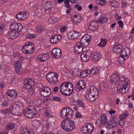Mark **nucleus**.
<instances>
[{
	"instance_id": "nucleus-18",
	"label": "nucleus",
	"mask_w": 134,
	"mask_h": 134,
	"mask_svg": "<svg viewBox=\"0 0 134 134\" xmlns=\"http://www.w3.org/2000/svg\"><path fill=\"white\" fill-rule=\"evenodd\" d=\"M98 22L96 20H93L91 21L89 25V29L92 31H96L97 29Z\"/></svg>"
},
{
	"instance_id": "nucleus-38",
	"label": "nucleus",
	"mask_w": 134,
	"mask_h": 134,
	"mask_svg": "<svg viewBox=\"0 0 134 134\" xmlns=\"http://www.w3.org/2000/svg\"><path fill=\"white\" fill-rule=\"evenodd\" d=\"M86 126H87L88 133H91L94 130L93 126L88 123H86Z\"/></svg>"
},
{
	"instance_id": "nucleus-39",
	"label": "nucleus",
	"mask_w": 134,
	"mask_h": 134,
	"mask_svg": "<svg viewBox=\"0 0 134 134\" xmlns=\"http://www.w3.org/2000/svg\"><path fill=\"white\" fill-rule=\"evenodd\" d=\"M119 83H124V84L126 83H128V79L126 78H125L124 76H119Z\"/></svg>"
},
{
	"instance_id": "nucleus-37",
	"label": "nucleus",
	"mask_w": 134,
	"mask_h": 134,
	"mask_svg": "<svg viewBox=\"0 0 134 134\" xmlns=\"http://www.w3.org/2000/svg\"><path fill=\"white\" fill-rule=\"evenodd\" d=\"M100 58V56L96 52L93 53L92 55V59L94 62L97 61L99 60Z\"/></svg>"
},
{
	"instance_id": "nucleus-15",
	"label": "nucleus",
	"mask_w": 134,
	"mask_h": 134,
	"mask_svg": "<svg viewBox=\"0 0 134 134\" xmlns=\"http://www.w3.org/2000/svg\"><path fill=\"white\" fill-rule=\"evenodd\" d=\"M119 75L117 74H114L112 75L110 79V82L113 84L116 85L119 84Z\"/></svg>"
},
{
	"instance_id": "nucleus-54",
	"label": "nucleus",
	"mask_w": 134,
	"mask_h": 134,
	"mask_svg": "<svg viewBox=\"0 0 134 134\" xmlns=\"http://www.w3.org/2000/svg\"><path fill=\"white\" fill-rule=\"evenodd\" d=\"M36 36V35L34 34H29L27 35L26 36V38H29V39H32L35 38Z\"/></svg>"
},
{
	"instance_id": "nucleus-40",
	"label": "nucleus",
	"mask_w": 134,
	"mask_h": 134,
	"mask_svg": "<svg viewBox=\"0 0 134 134\" xmlns=\"http://www.w3.org/2000/svg\"><path fill=\"white\" fill-rule=\"evenodd\" d=\"M29 130L26 127L24 126H21L20 128V134H25L27 133Z\"/></svg>"
},
{
	"instance_id": "nucleus-16",
	"label": "nucleus",
	"mask_w": 134,
	"mask_h": 134,
	"mask_svg": "<svg viewBox=\"0 0 134 134\" xmlns=\"http://www.w3.org/2000/svg\"><path fill=\"white\" fill-rule=\"evenodd\" d=\"M81 60L82 62H86L90 59V53L88 51L84 52L81 55Z\"/></svg>"
},
{
	"instance_id": "nucleus-30",
	"label": "nucleus",
	"mask_w": 134,
	"mask_h": 134,
	"mask_svg": "<svg viewBox=\"0 0 134 134\" xmlns=\"http://www.w3.org/2000/svg\"><path fill=\"white\" fill-rule=\"evenodd\" d=\"M85 97L88 101L91 102L94 101L98 98L97 97L94 96L93 94L89 93L87 91Z\"/></svg>"
},
{
	"instance_id": "nucleus-35",
	"label": "nucleus",
	"mask_w": 134,
	"mask_h": 134,
	"mask_svg": "<svg viewBox=\"0 0 134 134\" xmlns=\"http://www.w3.org/2000/svg\"><path fill=\"white\" fill-rule=\"evenodd\" d=\"M42 101V99L40 98L36 99L35 105V108H38L41 107Z\"/></svg>"
},
{
	"instance_id": "nucleus-56",
	"label": "nucleus",
	"mask_w": 134,
	"mask_h": 134,
	"mask_svg": "<svg viewBox=\"0 0 134 134\" xmlns=\"http://www.w3.org/2000/svg\"><path fill=\"white\" fill-rule=\"evenodd\" d=\"M129 115V113H122L120 116V118L121 119H125Z\"/></svg>"
},
{
	"instance_id": "nucleus-53",
	"label": "nucleus",
	"mask_w": 134,
	"mask_h": 134,
	"mask_svg": "<svg viewBox=\"0 0 134 134\" xmlns=\"http://www.w3.org/2000/svg\"><path fill=\"white\" fill-rule=\"evenodd\" d=\"M32 124L36 128H38L40 126V122L38 121L37 120L33 121L32 122Z\"/></svg>"
},
{
	"instance_id": "nucleus-43",
	"label": "nucleus",
	"mask_w": 134,
	"mask_h": 134,
	"mask_svg": "<svg viewBox=\"0 0 134 134\" xmlns=\"http://www.w3.org/2000/svg\"><path fill=\"white\" fill-rule=\"evenodd\" d=\"M107 88V86L105 84L104 82H103L100 84L99 90V91H101L102 92L104 91Z\"/></svg>"
},
{
	"instance_id": "nucleus-23",
	"label": "nucleus",
	"mask_w": 134,
	"mask_h": 134,
	"mask_svg": "<svg viewBox=\"0 0 134 134\" xmlns=\"http://www.w3.org/2000/svg\"><path fill=\"white\" fill-rule=\"evenodd\" d=\"M117 125V122L115 120L112 119L108 121L107 125L106 127L108 129H111L115 127Z\"/></svg>"
},
{
	"instance_id": "nucleus-27",
	"label": "nucleus",
	"mask_w": 134,
	"mask_h": 134,
	"mask_svg": "<svg viewBox=\"0 0 134 134\" xmlns=\"http://www.w3.org/2000/svg\"><path fill=\"white\" fill-rule=\"evenodd\" d=\"M108 122L107 115L104 114H102L100 118L101 125H105L107 124Z\"/></svg>"
},
{
	"instance_id": "nucleus-50",
	"label": "nucleus",
	"mask_w": 134,
	"mask_h": 134,
	"mask_svg": "<svg viewBox=\"0 0 134 134\" xmlns=\"http://www.w3.org/2000/svg\"><path fill=\"white\" fill-rule=\"evenodd\" d=\"M81 39H83L87 41H88V40H90V41L91 42V37L90 35L86 34L84 35Z\"/></svg>"
},
{
	"instance_id": "nucleus-4",
	"label": "nucleus",
	"mask_w": 134,
	"mask_h": 134,
	"mask_svg": "<svg viewBox=\"0 0 134 134\" xmlns=\"http://www.w3.org/2000/svg\"><path fill=\"white\" fill-rule=\"evenodd\" d=\"M34 50V46L30 42L26 43L22 47V51L24 54H30Z\"/></svg>"
},
{
	"instance_id": "nucleus-22",
	"label": "nucleus",
	"mask_w": 134,
	"mask_h": 134,
	"mask_svg": "<svg viewBox=\"0 0 134 134\" xmlns=\"http://www.w3.org/2000/svg\"><path fill=\"white\" fill-rule=\"evenodd\" d=\"M87 91L89 93L98 97V91L97 89L94 87L93 86L90 87L89 90H87Z\"/></svg>"
},
{
	"instance_id": "nucleus-28",
	"label": "nucleus",
	"mask_w": 134,
	"mask_h": 134,
	"mask_svg": "<svg viewBox=\"0 0 134 134\" xmlns=\"http://www.w3.org/2000/svg\"><path fill=\"white\" fill-rule=\"evenodd\" d=\"M6 94L12 98H15L17 96V92L14 90H9L6 92Z\"/></svg>"
},
{
	"instance_id": "nucleus-9",
	"label": "nucleus",
	"mask_w": 134,
	"mask_h": 134,
	"mask_svg": "<svg viewBox=\"0 0 134 134\" xmlns=\"http://www.w3.org/2000/svg\"><path fill=\"white\" fill-rule=\"evenodd\" d=\"M28 12L26 11H23L17 14L16 16V18L19 20H24L26 19Z\"/></svg>"
},
{
	"instance_id": "nucleus-31",
	"label": "nucleus",
	"mask_w": 134,
	"mask_h": 134,
	"mask_svg": "<svg viewBox=\"0 0 134 134\" xmlns=\"http://www.w3.org/2000/svg\"><path fill=\"white\" fill-rule=\"evenodd\" d=\"M98 67L97 66L94 67L91 70H86V73L87 74V76L88 74H91L93 75L97 74L98 71Z\"/></svg>"
},
{
	"instance_id": "nucleus-10",
	"label": "nucleus",
	"mask_w": 134,
	"mask_h": 134,
	"mask_svg": "<svg viewBox=\"0 0 134 134\" xmlns=\"http://www.w3.org/2000/svg\"><path fill=\"white\" fill-rule=\"evenodd\" d=\"M10 29L11 30L20 31L23 29L22 25L16 23H13L10 25Z\"/></svg>"
},
{
	"instance_id": "nucleus-36",
	"label": "nucleus",
	"mask_w": 134,
	"mask_h": 134,
	"mask_svg": "<svg viewBox=\"0 0 134 134\" xmlns=\"http://www.w3.org/2000/svg\"><path fill=\"white\" fill-rule=\"evenodd\" d=\"M45 30L44 26L43 25H37L36 28V31L38 33H41Z\"/></svg>"
},
{
	"instance_id": "nucleus-63",
	"label": "nucleus",
	"mask_w": 134,
	"mask_h": 134,
	"mask_svg": "<svg viewBox=\"0 0 134 134\" xmlns=\"http://www.w3.org/2000/svg\"><path fill=\"white\" fill-rule=\"evenodd\" d=\"M117 23L119 25L120 27H122L123 26V22L121 20H120L117 22Z\"/></svg>"
},
{
	"instance_id": "nucleus-26",
	"label": "nucleus",
	"mask_w": 134,
	"mask_h": 134,
	"mask_svg": "<svg viewBox=\"0 0 134 134\" xmlns=\"http://www.w3.org/2000/svg\"><path fill=\"white\" fill-rule=\"evenodd\" d=\"M83 48L80 42H78L74 47V52L77 54H79L82 52Z\"/></svg>"
},
{
	"instance_id": "nucleus-25",
	"label": "nucleus",
	"mask_w": 134,
	"mask_h": 134,
	"mask_svg": "<svg viewBox=\"0 0 134 134\" xmlns=\"http://www.w3.org/2000/svg\"><path fill=\"white\" fill-rule=\"evenodd\" d=\"M122 48V46L121 44L115 45L113 47L112 51L113 52L119 54L120 53Z\"/></svg>"
},
{
	"instance_id": "nucleus-46",
	"label": "nucleus",
	"mask_w": 134,
	"mask_h": 134,
	"mask_svg": "<svg viewBox=\"0 0 134 134\" xmlns=\"http://www.w3.org/2000/svg\"><path fill=\"white\" fill-rule=\"evenodd\" d=\"M80 72H79V70L78 69H74L72 72V75L75 77L79 75Z\"/></svg>"
},
{
	"instance_id": "nucleus-64",
	"label": "nucleus",
	"mask_w": 134,
	"mask_h": 134,
	"mask_svg": "<svg viewBox=\"0 0 134 134\" xmlns=\"http://www.w3.org/2000/svg\"><path fill=\"white\" fill-rule=\"evenodd\" d=\"M100 2L99 4L102 6H104L106 3V1L104 0H100Z\"/></svg>"
},
{
	"instance_id": "nucleus-12",
	"label": "nucleus",
	"mask_w": 134,
	"mask_h": 134,
	"mask_svg": "<svg viewBox=\"0 0 134 134\" xmlns=\"http://www.w3.org/2000/svg\"><path fill=\"white\" fill-rule=\"evenodd\" d=\"M86 83L83 80H80L77 83L75 86V89L76 91H79L81 90L84 89Z\"/></svg>"
},
{
	"instance_id": "nucleus-48",
	"label": "nucleus",
	"mask_w": 134,
	"mask_h": 134,
	"mask_svg": "<svg viewBox=\"0 0 134 134\" xmlns=\"http://www.w3.org/2000/svg\"><path fill=\"white\" fill-rule=\"evenodd\" d=\"M108 21V19L106 17H103L99 18V21L98 22L100 23H103L107 22Z\"/></svg>"
},
{
	"instance_id": "nucleus-55",
	"label": "nucleus",
	"mask_w": 134,
	"mask_h": 134,
	"mask_svg": "<svg viewBox=\"0 0 134 134\" xmlns=\"http://www.w3.org/2000/svg\"><path fill=\"white\" fill-rule=\"evenodd\" d=\"M14 105H15L16 107H17L18 108H20L21 107H23V104L21 102L19 101L16 103Z\"/></svg>"
},
{
	"instance_id": "nucleus-20",
	"label": "nucleus",
	"mask_w": 134,
	"mask_h": 134,
	"mask_svg": "<svg viewBox=\"0 0 134 134\" xmlns=\"http://www.w3.org/2000/svg\"><path fill=\"white\" fill-rule=\"evenodd\" d=\"M52 4L49 2L48 1L45 2V4H42L41 5L42 10L46 11V10H49L52 8Z\"/></svg>"
},
{
	"instance_id": "nucleus-34",
	"label": "nucleus",
	"mask_w": 134,
	"mask_h": 134,
	"mask_svg": "<svg viewBox=\"0 0 134 134\" xmlns=\"http://www.w3.org/2000/svg\"><path fill=\"white\" fill-rule=\"evenodd\" d=\"M90 40H89L87 41L83 39H81L80 43H81L83 48H86L88 46L90 43Z\"/></svg>"
},
{
	"instance_id": "nucleus-8",
	"label": "nucleus",
	"mask_w": 134,
	"mask_h": 134,
	"mask_svg": "<svg viewBox=\"0 0 134 134\" xmlns=\"http://www.w3.org/2000/svg\"><path fill=\"white\" fill-rule=\"evenodd\" d=\"M39 92L41 96L46 97L48 96L51 93L50 89L46 86H44L43 88L39 90Z\"/></svg>"
},
{
	"instance_id": "nucleus-41",
	"label": "nucleus",
	"mask_w": 134,
	"mask_h": 134,
	"mask_svg": "<svg viewBox=\"0 0 134 134\" xmlns=\"http://www.w3.org/2000/svg\"><path fill=\"white\" fill-rule=\"evenodd\" d=\"M66 109L68 118H71L74 115L73 111L69 107H66Z\"/></svg>"
},
{
	"instance_id": "nucleus-11",
	"label": "nucleus",
	"mask_w": 134,
	"mask_h": 134,
	"mask_svg": "<svg viewBox=\"0 0 134 134\" xmlns=\"http://www.w3.org/2000/svg\"><path fill=\"white\" fill-rule=\"evenodd\" d=\"M51 54L52 56L54 58H58L61 55V51L60 49L56 48L52 49Z\"/></svg>"
},
{
	"instance_id": "nucleus-32",
	"label": "nucleus",
	"mask_w": 134,
	"mask_h": 134,
	"mask_svg": "<svg viewBox=\"0 0 134 134\" xmlns=\"http://www.w3.org/2000/svg\"><path fill=\"white\" fill-rule=\"evenodd\" d=\"M15 71L17 73H19L21 68V63L19 61L15 62Z\"/></svg>"
},
{
	"instance_id": "nucleus-51",
	"label": "nucleus",
	"mask_w": 134,
	"mask_h": 134,
	"mask_svg": "<svg viewBox=\"0 0 134 134\" xmlns=\"http://www.w3.org/2000/svg\"><path fill=\"white\" fill-rule=\"evenodd\" d=\"M86 124H85L81 128V130L82 131L83 133H88L87 126H86Z\"/></svg>"
},
{
	"instance_id": "nucleus-5",
	"label": "nucleus",
	"mask_w": 134,
	"mask_h": 134,
	"mask_svg": "<svg viewBox=\"0 0 134 134\" xmlns=\"http://www.w3.org/2000/svg\"><path fill=\"white\" fill-rule=\"evenodd\" d=\"M129 85L126 83L124 84V83H119L117 86V91L119 93L122 94L127 92L129 90Z\"/></svg>"
},
{
	"instance_id": "nucleus-17",
	"label": "nucleus",
	"mask_w": 134,
	"mask_h": 134,
	"mask_svg": "<svg viewBox=\"0 0 134 134\" xmlns=\"http://www.w3.org/2000/svg\"><path fill=\"white\" fill-rule=\"evenodd\" d=\"M82 17L79 14L74 15L71 19V22L73 24H77L81 21Z\"/></svg>"
},
{
	"instance_id": "nucleus-29",
	"label": "nucleus",
	"mask_w": 134,
	"mask_h": 134,
	"mask_svg": "<svg viewBox=\"0 0 134 134\" xmlns=\"http://www.w3.org/2000/svg\"><path fill=\"white\" fill-rule=\"evenodd\" d=\"M10 111L11 113L13 115H19L18 113L19 112V109H17L15 105H12L10 108Z\"/></svg>"
},
{
	"instance_id": "nucleus-47",
	"label": "nucleus",
	"mask_w": 134,
	"mask_h": 134,
	"mask_svg": "<svg viewBox=\"0 0 134 134\" xmlns=\"http://www.w3.org/2000/svg\"><path fill=\"white\" fill-rule=\"evenodd\" d=\"M125 57L124 56H122L121 55L119 57L118 61L119 63L121 64H123L124 63L125 60L127 59L128 58H125Z\"/></svg>"
},
{
	"instance_id": "nucleus-3",
	"label": "nucleus",
	"mask_w": 134,
	"mask_h": 134,
	"mask_svg": "<svg viewBox=\"0 0 134 134\" xmlns=\"http://www.w3.org/2000/svg\"><path fill=\"white\" fill-rule=\"evenodd\" d=\"M36 109L33 105L29 106L23 111L24 116L27 118H31L35 117L36 114Z\"/></svg>"
},
{
	"instance_id": "nucleus-21",
	"label": "nucleus",
	"mask_w": 134,
	"mask_h": 134,
	"mask_svg": "<svg viewBox=\"0 0 134 134\" xmlns=\"http://www.w3.org/2000/svg\"><path fill=\"white\" fill-rule=\"evenodd\" d=\"M121 53L120 55L122 56H124L126 58H128L130 53V51L128 47H126L122 50H121L120 52Z\"/></svg>"
},
{
	"instance_id": "nucleus-13",
	"label": "nucleus",
	"mask_w": 134,
	"mask_h": 134,
	"mask_svg": "<svg viewBox=\"0 0 134 134\" xmlns=\"http://www.w3.org/2000/svg\"><path fill=\"white\" fill-rule=\"evenodd\" d=\"M80 34L79 32L72 31L68 33V36L69 39H74L77 38Z\"/></svg>"
},
{
	"instance_id": "nucleus-24",
	"label": "nucleus",
	"mask_w": 134,
	"mask_h": 134,
	"mask_svg": "<svg viewBox=\"0 0 134 134\" xmlns=\"http://www.w3.org/2000/svg\"><path fill=\"white\" fill-rule=\"evenodd\" d=\"M19 35L18 31L10 30L8 34V37L10 39H13L16 38Z\"/></svg>"
},
{
	"instance_id": "nucleus-2",
	"label": "nucleus",
	"mask_w": 134,
	"mask_h": 134,
	"mask_svg": "<svg viewBox=\"0 0 134 134\" xmlns=\"http://www.w3.org/2000/svg\"><path fill=\"white\" fill-rule=\"evenodd\" d=\"M61 125L63 130L68 131L72 130L75 126V123L73 121L68 119L63 120Z\"/></svg>"
},
{
	"instance_id": "nucleus-7",
	"label": "nucleus",
	"mask_w": 134,
	"mask_h": 134,
	"mask_svg": "<svg viewBox=\"0 0 134 134\" xmlns=\"http://www.w3.org/2000/svg\"><path fill=\"white\" fill-rule=\"evenodd\" d=\"M24 87L29 91H32L33 90L32 87L34 84V82L30 78L26 79L24 81Z\"/></svg>"
},
{
	"instance_id": "nucleus-52",
	"label": "nucleus",
	"mask_w": 134,
	"mask_h": 134,
	"mask_svg": "<svg viewBox=\"0 0 134 134\" xmlns=\"http://www.w3.org/2000/svg\"><path fill=\"white\" fill-rule=\"evenodd\" d=\"M81 99L79 98L75 99H72V103L75 105H77Z\"/></svg>"
},
{
	"instance_id": "nucleus-45",
	"label": "nucleus",
	"mask_w": 134,
	"mask_h": 134,
	"mask_svg": "<svg viewBox=\"0 0 134 134\" xmlns=\"http://www.w3.org/2000/svg\"><path fill=\"white\" fill-rule=\"evenodd\" d=\"M14 127L15 124L12 123L10 122L6 125L5 128L7 130H10L14 129Z\"/></svg>"
},
{
	"instance_id": "nucleus-49",
	"label": "nucleus",
	"mask_w": 134,
	"mask_h": 134,
	"mask_svg": "<svg viewBox=\"0 0 134 134\" xmlns=\"http://www.w3.org/2000/svg\"><path fill=\"white\" fill-rule=\"evenodd\" d=\"M58 21V19L57 18H51L49 19L48 22L51 24H53L57 22Z\"/></svg>"
},
{
	"instance_id": "nucleus-44",
	"label": "nucleus",
	"mask_w": 134,
	"mask_h": 134,
	"mask_svg": "<svg viewBox=\"0 0 134 134\" xmlns=\"http://www.w3.org/2000/svg\"><path fill=\"white\" fill-rule=\"evenodd\" d=\"M109 3H110V5L112 7L116 8L119 6L118 3L115 1H109Z\"/></svg>"
},
{
	"instance_id": "nucleus-58",
	"label": "nucleus",
	"mask_w": 134,
	"mask_h": 134,
	"mask_svg": "<svg viewBox=\"0 0 134 134\" xmlns=\"http://www.w3.org/2000/svg\"><path fill=\"white\" fill-rule=\"evenodd\" d=\"M36 86L37 88H38L39 89V90H40L41 89L43 88V87L42 86V84L41 82H38L36 85Z\"/></svg>"
},
{
	"instance_id": "nucleus-62",
	"label": "nucleus",
	"mask_w": 134,
	"mask_h": 134,
	"mask_svg": "<svg viewBox=\"0 0 134 134\" xmlns=\"http://www.w3.org/2000/svg\"><path fill=\"white\" fill-rule=\"evenodd\" d=\"M9 103L7 101H3L2 104V105L4 107H7Z\"/></svg>"
},
{
	"instance_id": "nucleus-57",
	"label": "nucleus",
	"mask_w": 134,
	"mask_h": 134,
	"mask_svg": "<svg viewBox=\"0 0 134 134\" xmlns=\"http://www.w3.org/2000/svg\"><path fill=\"white\" fill-rule=\"evenodd\" d=\"M87 76V74L86 73V70H84L82 71L80 75V76L82 77H86Z\"/></svg>"
},
{
	"instance_id": "nucleus-33",
	"label": "nucleus",
	"mask_w": 134,
	"mask_h": 134,
	"mask_svg": "<svg viewBox=\"0 0 134 134\" xmlns=\"http://www.w3.org/2000/svg\"><path fill=\"white\" fill-rule=\"evenodd\" d=\"M60 116L61 118L63 119L68 118L66 107L64 108L61 110Z\"/></svg>"
},
{
	"instance_id": "nucleus-61",
	"label": "nucleus",
	"mask_w": 134,
	"mask_h": 134,
	"mask_svg": "<svg viewBox=\"0 0 134 134\" xmlns=\"http://www.w3.org/2000/svg\"><path fill=\"white\" fill-rule=\"evenodd\" d=\"M119 124L120 125L123 126L125 125V123L124 120L121 119L119 121Z\"/></svg>"
},
{
	"instance_id": "nucleus-59",
	"label": "nucleus",
	"mask_w": 134,
	"mask_h": 134,
	"mask_svg": "<svg viewBox=\"0 0 134 134\" xmlns=\"http://www.w3.org/2000/svg\"><path fill=\"white\" fill-rule=\"evenodd\" d=\"M10 111V110L9 109H7L5 110H3L2 111V114H5L8 113H9Z\"/></svg>"
},
{
	"instance_id": "nucleus-19",
	"label": "nucleus",
	"mask_w": 134,
	"mask_h": 134,
	"mask_svg": "<svg viewBox=\"0 0 134 134\" xmlns=\"http://www.w3.org/2000/svg\"><path fill=\"white\" fill-rule=\"evenodd\" d=\"M48 53L40 54L37 57V60L39 62L46 61L48 59Z\"/></svg>"
},
{
	"instance_id": "nucleus-14",
	"label": "nucleus",
	"mask_w": 134,
	"mask_h": 134,
	"mask_svg": "<svg viewBox=\"0 0 134 134\" xmlns=\"http://www.w3.org/2000/svg\"><path fill=\"white\" fill-rule=\"evenodd\" d=\"M62 37L59 35H56L53 36L50 40L51 43L55 44L58 43L61 40Z\"/></svg>"
},
{
	"instance_id": "nucleus-6",
	"label": "nucleus",
	"mask_w": 134,
	"mask_h": 134,
	"mask_svg": "<svg viewBox=\"0 0 134 134\" xmlns=\"http://www.w3.org/2000/svg\"><path fill=\"white\" fill-rule=\"evenodd\" d=\"M58 75L57 74L53 72H51L48 73L46 77L47 80L52 83H54L58 81Z\"/></svg>"
},
{
	"instance_id": "nucleus-42",
	"label": "nucleus",
	"mask_w": 134,
	"mask_h": 134,
	"mask_svg": "<svg viewBox=\"0 0 134 134\" xmlns=\"http://www.w3.org/2000/svg\"><path fill=\"white\" fill-rule=\"evenodd\" d=\"M107 42V40L105 38H101L100 42L98 44V46L101 47H104L105 46Z\"/></svg>"
},
{
	"instance_id": "nucleus-60",
	"label": "nucleus",
	"mask_w": 134,
	"mask_h": 134,
	"mask_svg": "<svg viewBox=\"0 0 134 134\" xmlns=\"http://www.w3.org/2000/svg\"><path fill=\"white\" fill-rule=\"evenodd\" d=\"M77 105L81 107L82 109H83L84 107V105L82 101L81 100L80 101H79V103Z\"/></svg>"
},
{
	"instance_id": "nucleus-1",
	"label": "nucleus",
	"mask_w": 134,
	"mask_h": 134,
	"mask_svg": "<svg viewBox=\"0 0 134 134\" xmlns=\"http://www.w3.org/2000/svg\"><path fill=\"white\" fill-rule=\"evenodd\" d=\"M72 84L68 82H65L62 83L60 86V90L63 95L68 96L70 95L74 89Z\"/></svg>"
}]
</instances>
